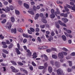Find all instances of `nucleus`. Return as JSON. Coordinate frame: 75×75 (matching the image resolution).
<instances>
[{
    "instance_id": "obj_55",
    "label": "nucleus",
    "mask_w": 75,
    "mask_h": 75,
    "mask_svg": "<svg viewBox=\"0 0 75 75\" xmlns=\"http://www.w3.org/2000/svg\"><path fill=\"white\" fill-rule=\"evenodd\" d=\"M53 40V38L52 37H50L48 39V40L49 41H51V40Z\"/></svg>"
},
{
    "instance_id": "obj_33",
    "label": "nucleus",
    "mask_w": 75,
    "mask_h": 75,
    "mask_svg": "<svg viewBox=\"0 0 75 75\" xmlns=\"http://www.w3.org/2000/svg\"><path fill=\"white\" fill-rule=\"evenodd\" d=\"M17 45L18 49H19V50H20V44L19 43H17Z\"/></svg>"
},
{
    "instance_id": "obj_64",
    "label": "nucleus",
    "mask_w": 75,
    "mask_h": 75,
    "mask_svg": "<svg viewBox=\"0 0 75 75\" xmlns=\"http://www.w3.org/2000/svg\"><path fill=\"white\" fill-rule=\"evenodd\" d=\"M18 2L19 4H22V1H19Z\"/></svg>"
},
{
    "instance_id": "obj_28",
    "label": "nucleus",
    "mask_w": 75,
    "mask_h": 75,
    "mask_svg": "<svg viewBox=\"0 0 75 75\" xmlns=\"http://www.w3.org/2000/svg\"><path fill=\"white\" fill-rule=\"evenodd\" d=\"M50 17L51 18H55V16L54 14H51L50 15Z\"/></svg>"
},
{
    "instance_id": "obj_30",
    "label": "nucleus",
    "mask_w": 75,
    "mask_h": 75,
    "mask_svg": "<svg viewBox=\"0 0 75 75\" xmlns=\"http://www.w3.org/2000/svg\"><path fill=\"white\" fill-rule=\"evenodd\" d=\"M10 9H11V11L13 10L14 9V7H13V6H9Z\"/></svg>"
},
{
    "instance_id": "obj_29",
    "label": "nucleus",
    "mask_w": 75,
    "mask_h": 75,
    "mask_svg": "<svg viewBox=\"0 0 75 75\" xmlns=\"http://www.w3.org/2000/svg\"><path fill=\"white\" fill-rule=\"evenodd\" d=\"M56 27L57 28H59V25L58 23L56 22Z\"/></svg>"
},
{
    "instance_id": "obj_10",
    "label": "nucleus",
    "mask_w": 75,
    "mask_h": 75,
    "mask_svg": "<svg viewBox=\"0 0 75 75\" xmlns=\"http://www.w3.org/2000/svg\"><path fill=\"white\" fill-rule=\"evenodd\" d=\"M62 20L64 21V23H67V22L68 21V19L66 18H62Z\"/></svg>"
},
{
    "instance_id": "obj_60",
    "label": "nucleus",
    "mask_w": 75,
    "mask_h": 75,
    "mask_svg": "<svg viewBox=\"0 0 75 75\" xmlns=\"http://www.w3.org/2000/svg\"><path fill=\"white\" fill-rule=\"evenodd\" d=\"M75 55V52H72L71 54V56H74Z\"/></svg>"
},
{
    "instance_id": "obj_36",
    "label": "nucleus",
    "mask_w": 75,
    "mask_h": 75,
    "mask_svg": "<svg viewBox=\"0 0 75 75\" xmlns=\"http://www.w3.org/2000/svg\"><path fill=\"white\" fill-rule=\"evenodd\" d=\"M57 3L58 4H62V2H61L59 1H57Z\"/></svg>"
},
{
    "instance_id": "obj_42",
    "label": "nucleus",
    "mask_w": 75,
    "mask_h": 75,
    "mask_svg": "<svg viewBox=\"0 0 75 75\" xmlns=\"http://www.w3.org/2000/svg\"><path fill=\"white\" fill-rule=\"evenodd\" d=\"M54 11H54V9H52L51 10V13L52 14H54L55 13V12H54Z\"/></svg>"
},
{
    "instance_id": "obj_24",
    "label": "nucleus",
    "mask_w": 75,
    "mask_h": 75,
    "mask_svg": "<svg viewBox=\"0 0 75 75\" xmlns=\"http://www.w3.org/2000/svg\"><path fill=\"white\" fill-rule=\"evenodd\" d=\"M42 21L43 22V23H45V24L47 23V21L46 20H45V19H42Z\"/></svg>"
},
{
    "instance_id": "obj_49",
    "label": "nucleus",
    "mask_w": 75,
    "mask_h": 75,
    "mask_svg": "<svg viewBox=\"0 0 75 75\" xmlns=\"http://www.w3.org/2000/svg\"><path fill=\"white\" fill-rule=\"evenodd\" d=\"M62 49L63 50V51H68V49H67L65 47H63Z\"/></svg>"
},
{
    "instance_id": "obj_13",
    "label": "nucleus",
    "mask_w": 75,
    "mask_h": 75,
    "mask_svg": "<svg viewBox=\"0 0 75 75\" xmlns=\"http://www.w3.org/2000/svg\"><path fill=\"white\" fill-rule=\"evenodd\" d=\"M67 62L69 64V65L70 67H72V62L70 61H67Z\"/></svg>"
},
{
    "instance_id": "obj_19",
    "label": "nucleus",
    "mask_w": 75,
    "mask_h": 75,
    "mask_svg": "<svg viewBox=\"0 0 75 75\" xmlns=\"http://www.w3.org/2000/svg\"><path fill=\"white\" fill-rule=\"evenodd\" d=\"M18 31L20 32V33H22L23 31V30L21 29L18 28L17 29Z\"/></svg>"
},
{
    "instance_id": "obj_31",
    "label": "nucleus",
    "mask_w": 75,
    "mask_h": 75,
    "mask_svg": "<svg viewBox=\"0 0 75 75\" xmlns=\"http://www.w3.org/2000/svg\"><path fill=\"white\" fill-rule=\"evenodd\" d=\"M44 68V67L42 66H40L38 67V69H43Z\"/></svg>"
},
{
    "instance_id": "obj_26",
    "label": "nucleus",
    "mask_w": 75,
    "mask_h": 75,
    "mask_svg": "<svg viewBox=\"0 0 75 75\" xmlns=\"http://www.w3.org/2000/svg\"><path fill=\"white\" fill-rule=\"evenodd\" d=\"M45 25H40V27L41 28L43 29L45 28Z\"/></svg>"
},
{
    "instance_id": "obj_47",
    "label": "nucleus",
    "mask_w": 75,
    "mask_h": 75,
    "mask_svg": "<svg viewBox=\"0 0 75 75\" xmlns=\"http://www.w3.org/2000/svg\"><path fill=\"white\" fill-rule=\"evenodd\" d=\"M6 22V19H4L3 21H1V23L3 24H4V23H5Z\"/></svg>"
},
{
    "instance_id": "obj_7",
    "label": "nucleus",
    "mask_w": 75,
    "mask_h": 75,
    "mask_svg": "<svg viewBox=\"0 0 75 75\" xmlns=\"http://www.w3.org/2000/svg\"><path fill=\"white\" fill-rule=\"evenodd\" d=\"M58 56L59 58H60V59H62V58H64V55H63L62 52L59 53Z\"/></svg>"
},
{
    "instance_id": "obj_35",
    "label": "nucleus",
    "mask_w": 75,
    "mask_h": 75,
    "mask_svg": "<svg viewBox=\"0 0 75 75\" xmlns=\"http://www.w3.org/2000/svg\"><path fill=\"white\" fill-rule=\"evenodd\" d=\"M57 22L59 23V24L61 25H62V24L63 23L60 20H58L57 21Z\"/></svg>"
},
{
    "instance_id": "obj_21",
    "label": "nucleus",
    "mask_w": 75,
    "mask_h": 75,
    "mask_svg": "<svg viewBox=\"0 0 75 75\" xmlns=\"http://www.w3.org/2000/svg\"><path fill=\"white\" fill-rule=\"evenodd\" d=\"M23 36L24 37H25V38H29V37L28 36V35L27 34H23Z\"/></svg>"
},
{
    "instance_id": "obj_15",
    "label": "nucleus",
    "mask_w": 75,
    "mask_h": 75,
    "mask_svg": "<svg viewBox=\"0 0 75 75\" xmlns=\"http://www.w3.org/2000/svg\"><path fill=\"white\" fill-rule=\"evenodd\" d=\"M48 70L49 72L51 73L52 72V67H49L48 68Z\"/></svg>"
},
{
    "instance_id": "obj_6",
    "label": "nucleus",
    "mask_w": 75,
    "mask_h": 75,
    "mask_svg": "<svg viewBox=\"0 0 75 75\" xmlns=\"http://www.w3.org/2000/svg\"><path fill=\"white\" fill-rule=\"evenodd\" d=\"M56 10L57 12L55 11L54 12V14L56 16H57V14H60V11L58 8H56Z\"/></svg>"
},
{
    "instance_id": "obj_62",
    "label": "nucleus",
    "mask_w": 75,
    "mask_h": 75,
    "mask_svg": "<svg viewBox=\"0 0 75 75\" xmlns=\"http://www.w3.org/2000/svg\"><path fill=\"white\" fill-rule=\"evenodd\" d=\"M28 33H29V34H32V32H31V31L30 30H28Z\"/></svg>"
},
{
    "instance_id": "obj_39",
    "label": "nucleus",
    "mask_w": 75,
    "mask_h": 75,
    "mask_svg": "<svg viewBox=\"0 0 75 75\" xmlns=\"http://www.w3.org/2000/svg\"><path fill=\"white\" fill-rule=\"evenodd\" d=\"M44 58L45 60L46 61H48V57H47V55H45L44 56Z\"/></svg>"
},
{
    "instance_id": "obj_32",
    "label": "nucleus",
    "mask_w": 75,
    "mask_h": 75,
    "mask_svg": "<svg viewBox=\"0 0 75 75\" xmlns=\"http://www.w3.org/2000/svg\"><path fill=\"white\" fill-rule=\"evenodd\" d=\"M42 49H46V48H47L48 47V46L45 45L42 46Z\"/></svg>"
},
{
    "instance_id": "obj_41",
    "label": "nucleus",
    "mask_w": 75,
    "mask_h": 75,
    "mask_svg": "<svg viewBox=\"0 0 75 75\" xmlns=\"http://www.w3.org/2000/svg\"><path fill=\"white\" fill-rule=\"evenodd\" d=\"M18 64H19V65H23V64L22 63H21L20 62H17Z\"/></svg>"
},
{
    "instance_id": "obj_52",
    "label": "nucleus",
    "mask_w": 75,
    "mask_h": 75,
    "mask_svg": "<svg viewBox=\"0 0 75 75\" xmlns=\"http://www.w3.org/2000/svg\"><path fill=\"white\" fill-rule=\"evenodd\" d=\"M6 44H11V42H10V41H9L8 40H6Z\"/></svg>"
},
{
    "instance_id": "obj_57",
    "label": "nucleus",
    "mask_w": 75,
    "mask_h": 75,
    "mask_svg": "<svg viewBox=\"0 0 75 75\" xmlns=\"http://www.w3.org/2000/svg\"><path fill=\"white\" fill-rule=\"evenodd\" d=\"M51 35L52 36H54L55 35V33L54 32V31H52L51 33Z\"/></svg>"
},
{
    "instance_id": "obj_11",
    "label": "nucleus",
    "mask_w": 75,
    "mask_h": 75,
    "mask_svg": "<svg viewBox=\"0 0 75 75\" xmlns=\"http://www.w3.org/2000/svg\"><path fill=\"white\" fill-rule=\"evenodd\" d=\"M39 16H40V15L38 13H37L36 14L35 17V20H37L38 18V17H39Z\"/></svg>"
},
{
    "instance_id": "obj_27",
    "label": "nucleus",
    "mask_w": 75,
    "mask_h": 75,
    "mask_svg": "<svg viewBox=\"0 0 75 75\" xmlns=\"http://www.w3.org/2000/svg\"><path fill=\"white\" fill-rule=\"evenodd\" d=\"M11 62L13 65H17V63H16V62H15L11 61Z\"/></svg>"
},
{
    "instance_id": "obj_34",
    "label": "nucleus",
    "mask_w": 75,
    "mask_h": 75,
    "mask_svg": "<svg viewBox=\"0 0 75 75\" xmlns=\"http://www.w3.org/2000/svg\"><path fill=\"white\" fill-rule=\"evenodd\" d=\"M28 13H30V14H32V15H34V12L33 11H28Z\"/></svg>"
},
{
    "instance_id": "obj_46",
    "label": "nucleus",
    "mask_w": 75,
    "mask_h": 75,
    "mask_svg": "<svg viewBox=\"0 0 75 75\" xmlns=\"http://www.w3.org/2000/svg\"><path fill=\"white\" fill-rule=\"evenodd\" d=\"M64 8L65 10L66 11H69V9L68 8H67V7L66 6H64Z\"/></svg>"
},
{
    "instance_id": "obj_38",
    "label": "nucleus",
    "mask_w": 75,
    "mask_h": 75,
    "mask_svg": "<svg viewBox=\"0 0 75 75\" xmlns=\"http://www.w3.org/2000/svg\"><path fill=\"white\" fill-rule=\"evenodd\" d=\"M66 32L67 33H68V34H71V30H67Z\"/></svg>"
},
{
    "instance_id": "obj_20",
    "label": "nucleus",
    "mask_w": 75,
    "mask_h": 75,
    "mask_svg": "<svg viewBox=\"0 0 75 75\" xmlns=\"http://www.w3.org/2000/svg\"><path fill=\"white\" fill-rule=\"evenodd\" d=\"M11 26H12L11 24H10L8 26H6V28H8V30H10V29H11Z\"/></svg>"
},
{
    "instance_id": "obj_63",
    "label": "nucleus",
    "mask_w": 75,
    "mask_h": 75,
    "mask_svg": "<svg viewBox=\"0 0 75 75\" xmlns=\"http://www.w3.org/2000/svg\"><path fill=\"white\" fill-rule=\"evenodd\" d=\"M2 56H3V57L4 58H6V55L5 54H3Z\"/></svg>"
},
{
    "instance_id": "obj_25",
    "label": "nucleus",
    "mask_w": 75,
    "mask_h": 75,
    "mask_svg": "<svg viewBox=\"0 0 75 75\" xmlns=\"http://www.w3.org/2000/svg\"><path fill=\"white\" fill-rule=\"evenodd\" d=\"M52 57L54 59H57V56L55 54L52 55Z\"/></svg>"
},
{
    "instance_id": "obj_58",
    "label": "nucleus",
    "mask_w": 75,
    "mask_h": 75,
    "mask_svg": "<svg viewBox=\"0 0 75 75\" xmlns=\"http://www.w3.org/2000/svg\"><path fill=\"white\" fill-rule=\"evenodd\" d=\"M51 50L52 51H57V49L56 48H52Z\"/></svg>"
},
{
    "instance_id": "obj_59",
    "label": "nucleus",
    "mask_w": 75,
    "mask_h": 75,
    "mask_svg": "<svg viewBox=\"0 0 75 75\" xmlns=\"http://www.w3.org/2000/svg\"><path fill=\"white\" fill-rule=\"evenodd\" d=\"M1 18H2V17H6V15H4V14H2L1 16Z\"/></svg>"
},
{
    "instance_id": "obj_17",
    "label": "nucleus",
    "mask_w": 75,
    "mask_h": 75,
    "mask_svg": "<svg viewBox=\"0 0 75 75\" xmlns=\"http://www.w3.org/2000/svg\"><path fill=\"white\" fill-rule=\"evenodd\" d=\"M11 21L12 23H14V21H15V19H14V17H11Z\"/></svg>"
},
{
    "instance_id": "obj_54",
    "label": "nucleus",
    "mask_w": 75,
    "mask_h": 75,
    "mask_svg": "<svg viewBox=\"0 0 75 75\" xmlns=\"http://www.w3.org/2000/svg\"><path fill=\"white\" fill-rule=\"evenodd\" d=\"M27 39H25L23 40V43H26V42H27Z\"/></svg>"
},
{
    "instance_id": "obj_45",
    "label": "nucleus",
    "mask_w": 75,
    "mask_h": 75,
    "mask_svg": "<svg viewBox=\"0 0 75 75\" xmlns=\"http://www.w3.org/2000/svg\"><path fill=\"white\" fill-rule=\"evenodd\" d=\"M30 29L31 31H32V32H34V31H35V30H34V29L32 28H30Z\"/></svg>"
},
{
    "instance_id": "obj_23",
    "label": "nucleus",
    "mask_w": 75,
    "mask_h": 75,
    "mask_svg": "<svg viewBox=\"0 0 75 75\" xmlns=\"http://www.w3.org/2000/svg\"><path fill=\"white\" fill-rule=\"evenodd\" d=\"M15 13L17 15H19L20 14V11L17 10H16Z\"/></svg>"
},
{
    "instance_id": "obj_37",
    "label": "nucleus",
    "mask_w": 75,
    "mask_h": 75,
    "mask_svg": "<svg viewBox=\"0 0 75 75\" xmlns=\"http://www.w3.org/2000/svg\"><path fill=\"white\" fill-rule=\"evenodd\" d=\"M3 51L4 52L6 53V54H8V51H7L6 50H5L4 49L3 50Z\"/></svg>"
},
{
    "instance_id": "obj_40",
    "label": "nucleus",
    "mask_w": 75,
    "mask_h": 75,
    "mask_svg": "<svg viewBox=\"0 0 75 75\" xmlns=\"http://www.w3.org/2000/svg\"><path fill=\"white\" fill-rule=\"evenodd\" d=\"M37 40L38 41H39V42H41V38H40V37H38Z\"/></svg>"
},
{
    "instance_id": "obj_1",
    "label": "nucleus",
    "mask_w": 75,
    "mask_h": 75,
    "mask_svg": "<svg viewBox=\"0 0 75 75\" xmlns=\"http://www.w3.org/2000/svg\"><path fill=\"white\" fill-rule=\"evenodd\" d=\"M50 63L52 65V66H54L55 65L56 67L57 68H59V67H60V64H59V63L58 62H56L55 63H54V61H50Z\"/></svg>"
},
{
    "instance_id": "obj_4",
    "label": "nucleus",
    "mask_w": 75,
    "mask_h": 75,
    "mask_svg": "<svg viewBox=\"0 0 75 75\" xmlns=\"http://www.w3.org/2000/svg\"><path fill=\"white\" fill-rule=\"evenodd\" d=\"M66 6L69 8H71V10H72L75 11V5L73 6V7L72 6H71L69 5L68 4H66Z\"/></svg>"
},
{
    "instance_id": "obj_9",
    "label": "nucleus",
    "mask_w": 75,
    "mask_h": 75,
    "mask_svg": "<svg viewBox=\"0 0 75 75\" xmlns=\"http://www.w3.org/2000/svg\"><path fill=\"white\" fill-rule=\"evenodd\" d=\"M11 33H14V34H16V33L17 32V29L16 28L14 29H11Z\"/></svg>"
},
{
    "instance_id": "obj_14",
    "label": "nucleus",
    "mask_w": 75,
    "mask_h": 75,
    "mask_svg": "<svg viewBox=\"0 0 75 75\" xmlns=\"http://www.w3.org/2000/svg\"><path fill=\"white\" fill-rule=\"evenodd\" d=\"M62 37L63 41H66L67 40V38H66V36L65 35H62Z\"/></svg>"
},
{
    "instance_id": "obj_44",
    "label": "nucleus",
    "mask_w": 75,
    "mask_h": 75,
    "mask_svg": "<svg viewBox=\"0 0 75 75\" xmlns=\"http://www.w3.org/2000/svg\"><path fill=\"white\" fill-rule=\"evenodd\" d=\"M29 69L31 71H33V67L32 66H30L29 67Z\"/></svg>"
},
{
    "instance_id": "obj_12",
    "label": "nucleus",
    "mask_w": 75,
    "mask_h": 75,
    "mask_svg": "<svg viewBox=\"0 0 75 75\" xmlns=\"http://www.w3.org/2000/svg\"><path fill=\"white\" fill-rule=\"evenodd\" d=\"M16 51L17 54H18V55H20V54H21L20 52V51H19V50L18 49V48H16Z\"/></svg>"
},
{
    "instance_id": "obj_18",
    "label": "nucleus",
    "mask_w": 75,
    "mask_h": 75,
    "mask_svg": "<svg viewBox=\"0 0 75 75\" xmlns=\"http://www.w3.org/2000/svg\"><path fill=\"white\" fill-rule=\"evenodd\" d=\"M13 47V43H11L8 46V48H9V49H10L11 48Z\"/></svg>"
},
{
    "instance_id": "obj_51",
    "label": "nucleus",
    "mask_w": 75,
    "mask_h": 75,
    "mask_svg": "<svg viewBox=\"0 0 75 75\" xmlns=\"http://www.w3.org/2000/svg\"><path fill=\"white\" fill-rule=\"evenodd\" d=\"M52 51V50H51V49H47L46 50V51L47 52H51V51Z\"/></svg>"
},
{
    "instance_id": "obj_5",
    "label": "nucleus",
    "mask_w": 75,
    "mask_h": 75,
    "mask_svg": "<svg viewBox=\"0 0 75 75\" xmlns=\"http://www.w3.org/2000/svg\"><path fill=\"white\" fill-rule=\"evenodd\" d=\"M11 69H12V71L13 72H18L19 71L18 70L16 69L15 68L13 67V66H11Z\"/></svg>"
},
{
    "instance_id": "obj_56",
    "label": "nucleus",
    "mask_w": 75,
    "mask_h": 75,
    "mask_svg": "<svg viewBox=\"0 0 75 75\" xmlns=\"http://www.w3.org/2000/svg\"><path fill=\"white\" fill-rule=\"evenodd\" d=\"M31 52H29V53H28L27 54V55H28L29 56V57H30V56H31Z\"/></svg>"
},
{
    "instance_id": "obj_50",
    "label": "nucleus",
    "mask_w": 75,
    "mask_h": 75,
    "mask_svg": "<svg viewBox=\"0 0 75 75\" xmlns=\"http://www.w3.org/2000/svg\"><path fill=\"white\" fill-rule=\"evenodd\" d=\"M32 64L34 67H36V64H35V63H34V62H32Z\"/></svg>"
},
{
    "instance_id": "obj_61",
    "label": "nucleus",
    "mask_w": 75,
    "mask_h": 75,
    "mask_svg": "<svg viewBox=\"0 0 75 75\" xmlns=\"http://www.w3.org/2000/svg\"><path fill=\"white\" fill-rule=\"evenodd\" d=\"M35 31L37 32H39V31H40V29H39V28H37L36 29Z\"/></svg>"
},
{
    "instance_id": "obj_53",
    "label": "nucleus",
    "mask_w": 75,
    "mask_h": 75,
    "mask_svg": "<svg viewBox=\"0 0 75 75\" xmlns=\"http://www.w3.org/2000/svg\"><path fill=\"white\" fill-rule=\"evenodd\" d=\"M2 44L4 45H6V44H7V43L6 42H1Z\"/></svg>"
},
{
    "instance_id": "obj_2",
    "label": "nucleus",
    "mask_w": 75,
    "mask_h": 75,
    "mask_svg": "<svg viewBox=\"0 0 75 75\" xmlns=\"http://www.w3.org/2000/svg\"><path fill=\"white\" fill-rule=\"evenodd\" d=\"M2 10L4 11H5L6 13H8L10 11V8L8 6H6V8L4 9V8H2Z\"/></svg>"
},
{
    "instance_id": "obj_16",
    "label": "nucleus",
    "mask_w": 75,
    "mask_h": 75,
    "mask_svg": "<svg viewBox=\"0 0 75 75\" xmlns=\"http://www.w3.org/2000/svg\"><path fill=\"white\" fill-rule=\"evenodd\" d=\"M24 6H25V7L26 8H29V5H28V4L25 3H24Z\"/></svg>"
},
{
    "instance_id": "obj_43",
    "label": "nucleus",
    "mask_w": 75,
    "mask_h": 75,
    "mask_svg": "<svg viewBox=\"0 0 75 75\" xmlns=\"http://www.w3.org/2000/svg\"><path fill=\"white\" fill-rule=\"evenodd\" d=\"M33 9L34 11H36V10H37V9L36 8V6H35L34 5L33 6Z\"/></svg>"
},
{
    "instance_id": "obj_22",
    "label": "nucleus",
    "mask_w": 75,
    "mask_h": 75,
    "mask_svg": "<svg viewBox=\"0 0 75 75\" xmlns=\"http://www.w3.org/2000/svg\"><path fill=\"white\" fill-rule=\"evenodd\" d=\"M3 4L4 5H5V6H7V4H8V3L7 1H5L3 2Z\"/></svg>"
},
{
    "instance_id": "obj_8",
    "label": "nucleus",
    "mask_w": 75,
    "mask_h": 75,
    "mask_svg": "<svg viewBox=\"0 0 75 75\" xmlns=\"http://www.w3.org/2000/svg\"><path fill=\"white\" fill-rule=\"evenodd\" d=\"M20 70L21 71H22L23 72H24V73L26 74H28V72H27V71L25 69L23 68H21L20 69Z\"/></svg>"
},
{
    "instance_id": "obj_3",
    "label": "nucleus",
    "mask_w": 75,
    "mask_h": 75,
    "mask_svg": "<svg viewBox=\"0 0 75 75\" xmlns=\"http://www.w3.org/2000/svg\"><path fill=\"white\" fill-rule=\"evenodd\" d=\"M57 73L58 75H64V73L63 72V71L61 69H59L57 70Z\"/></svg>"
},
{
    "instance_id": "obj_48",
    "label": "nucleus",
    "mask_w": 75,
    "mask_h": 75,
    "mask_svg": "<svg viewBox=\"0 0 75 75\" xmlns=\"http://www.w3.org/2000/svg\"><path fill=\"white\" fill-rule=\"evenodd\" d=\"M62 54L64 55H67V53L66 52H62Z\"/></svg>"
}]
</instances>
